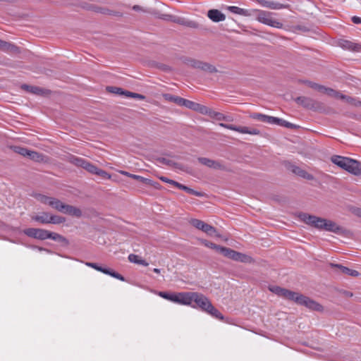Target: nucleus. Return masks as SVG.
Masks as SVG:
<instances>
[{
	"mask_svg": "<svg viewBox=\"0 0 361 361\" xmlns=\"http://www.w3.org/2000/svg\"><path fill=\"white\" fill-rule=\"evenodd\" d=\"M85 265L89 267L93 268L97 271L102 272L105 274L109 275V276H111L116 279H118L121 281H126L125 278L122 275L116 272L113 269H108L106 267H102L99 266V264H97L96 263H93V262H85Z\"/></svg>",
	"mask_w": 361,
	"mask_h": 361,
	"instance_id": "1a4fd4ad",
	"label": "nucleus"
},
{
	"mask_svg": "<svg viewBox=\"0 0 361 361\" xmlns=\"http://www.w3.org/2000/svg\"><path fill=\"white\" fill-rule=\"evenodd\" d=\"M283 127H286V128H290V129H295L298 128V126L295 124L291 123L287 121H285Z\"/></svg>",
	"mask_w": 361,
	"mask_h": 361,
	"instance_id": "6e6d98bb",
	"label": "nucleus"
},
{
	"mask_svg": "<svg viewBox=\"0 0 361 361\" xmlns=\"http://www.w3.org/2000/svg\"><path fill=\"white\" fill-rule=\"evenodd\" d=\"M233 121V118L231 116L229 115H224L223 121L226 122H232Z\"/></svg>",
	"mask_w": 361,
	"mask_h": 361,
	"instance_id": "4d7b16f0",
	"label": "nucleus"
},
{
	"mask_svg": "<svg viewBox=\"0 0 361 361\" xmlns=\"http://www.w3.org/2000/svg\"><path fill=\"white\" fill-rule=\"evenodd\" d=\"M262 6L274 10L288 8L287 4H280L278 1H259Z\"/></svg>",
	"mask_w": 361,
	"mask_h": 361,
	"instance_id": "6ab92c4d",
	"label": "nucleus"
},
{
	"mask_svg": "<svg viewBox=\"0 0 361 361\" xmlns=\"http://www.w3.org/2000/svg\"><path fill=\"white\" fill-rule=\"evenodd\" d=\"M23 88L37 95H41L44 93V90L36 86H30L27 85H23Z\"/></svg>",
	"mask_w": 361,
	"mask_h": 361,
	"instance_id": "f704fd0d",
	"label": "nucleus"
},
{
	"mask_svg": "<svg viewBox=\"0 0 361 361\" xmlns=\"http://www.w3.org/2000/svg\"><path fill=\"white\" fill-rule=\"evenodd\" d=\"M285 121H286V120L273 116L271 124L277 125V126L283 127Z\"/></svg>",
	"mask_w": 361,
	"mask_h": 361,
	"instance_id": "09e8293b",
	"label": "nucleus"
},
{
	"mask_svg": "<svg viewBox=\"0 0 361 361\" xmlns=\"http://www.w3.org/2000/svg\"><path fill=\"white\" fill-rule=\"evenodd\" d=\"M27 157L36 162H42L44 160V156L42 154L32 150H30Z\"/></svg>",
	"mask_w": 361,
	"mask_h": 361,
	"instance_id": "c756f323",
	"label": "nucleus"
},
{
	"mask_svg": "<svg viewBox=\"0 0 361 361\" xmlns=\"http://www.w3.org/2000/svg\"><path fill=\"white\" fill-rule=\"evenodd\" d=\"M252 117L253 118L259 120L262 122L271 124L273 116L257 113V114H253L252 116Z\"/></svg>",
	"mask_w": 361,
	"mask_h": 361,
	"instance_id": "473e14b6",
	"label": "nucleus"
},
{
	"mask_svg": "<svg viewBox=\"0 0 361 361\" xmlns=\"http://www.w3.org/2000/svg\"><path fill=\"white\" fill-rule=\"evenodd\" d=\"M49 238L52 239L56 241L63 243L65 244L68 243V240L66 238H64L63 236H62L61 235L47 231V239H49Z\"/></svg>",
	"mask_w": 361,
	"mask_h": 361,
	"instance_id": "cd10ccee",
	"label": "nucleus"
},
{
	"mask_svg": "<svg viewBox=\"0 0 361 361\" xmlns=\"http://www.w3.org/2000/svg\"><path fill=\"white\" fill-rule=\"evenodd\" d=\"M208 18L214 23L225 20L226 16L218 9H210L207 12Z\"/></svg>",
	"mask_w": 361,
	"mask_h": 361,
	"instance_id": "f3484780",
	"label": "nucleus"
},
{
	"mask_svg": "<svg viewBox=\"0 0 361 361\" xmlns=\"http://www.w3.org/2000/svg\"><path fill=\"white\" fill-rule=\"evenodd\" d=\"M224 116V114L212 110L209 117L212 118H214L216 121H223Z\"/></svg>",
	"mask_w": 361,
	"mask_h": 361,
	"instance_id": "de8ad7c7",
	"label": "nucleus"
},
{
	"mask_svg": "<svg viewBox=\"0 0 361 361\" xmlns=\"http://www.w3.org/2000/svg\"><path fill=\"white\" fill-rule=\"evenodd\" d=\"M0 49L10 54H16L20 52L19 48L16 45L1 39H0Z\"/></svg>",
	"mask_w": 361,
	"mask_h": 361,
	"instance_id": "dca6fc26",
	"label": "nucleus"
},
{
	"mask_svg": "<svg viewBox=\"0 0 361 361\" xmlns=\"http://www.w3.org/2000/svg\"><path fill=\"white\" fill-rule=\"evenodd\" d=\"M126 97L139 99V100H144L145 99V97L144 95L138 94V93H135V92H132L130 91H126Z\"/></svg>",
	"mask_w": 361,
	"mask_h": 361,
	"instance_id": "c03bdc74",
	"label": "nucleus"
},
{
	"mask_svg": "<svg viewBox=\"0 0 361 361\" xmlns=\"http://www.w3.org/2000/svg\"><path fill=\"white\" fill-rule=\"evenodd\" d=\"M211 304L212 302L209 301V298L203 294L192 292L190 305L192 307H198L206 312Z\"/></svg>",
	"mask_w": 361,
	"mask_h": 361,
	"instance_id": "39448f33",
	"label": "nucleus"
},
{
	"mask_svg": "<svg viewBox=\"0 0 361 361\" xmlns=\"http://www.w3.org/2000/svg\"><path fill=\"white\" fill-rule=\"evenodd\" d=\"M133 8L135 11H140V10H141V8H140V7L139 6H134Z\"/></svg>",
	"mask_w": 361,
	"mask_h": 361,
	"instance_id": "0e129e2a",
	"label": "nucleus"
},
{
	"mask_svg": "<svg viewBox=\"0 0 361 361\" xmlns=\"http://www.w3.org/2000/svg\"><path fill=\"white\" fill-rule=\"evenodd\" d=\"M159 295L164 299H166V300L172 302V299L173 298L174 293H169L167 292H159Z\"/></svg>",
	"mask_w": 361,
	"mask_h": 361,
	"instance_id": "3c124183",
	"label": "nucleus"
},
{
	"mask_svg": "<svg viewBox=\"0 0 361 361\" xmlns=\"http://www.w3.org/2000/svg\"><path fill=\"white\" fill-rule=\"evenodd\" d=\"M23 233L28 237L44 240L47 239V230L42 228H29L23 231Z\"/></svg>",
	"mask_w": 361,
	"mask_h": 361,
	"instance_id": "f8f14e48",
	"label": "nucleus"
},
{
	"mask_svg": "<svg viewBox=\"0 0 361 361\" xmlns=\"http://www.w3.org/2000/svg\"><path fill=\"white\" fill-rule=\"evenodd\" d=\"M183 63L188 66L197 69H200L211 73L217 72V69L213 65L199 60H196L195 59L185 58L183 60Z\"/></svg>",
	"mask_w": 361,
	"mask_h": 361,
	"instance_id": "423d86ee",
	"label": "nucleus"
},
{
	"mask_svg": "<svg viewBox=\"0 0 361 361\" xmlns=\"http://www.w3.org/2000/svg\"><path fill=\"white\" fill-rule=\"evenodd\" d=\"M352 21L355 24L361 23V18L357 16H353L352 18Z\"/></svg>",
	"mask_w": 361,
	"mask_h": 361,
	"instance_id": "13d9d810",
	"label": "nucleus"
},
{
	"mask_svg": "<svg viewBox=\"0 0 361 361\" xmlns=\"http://www.w3.org/2000/svg\"><path fill=\"white\" fill-rule=\"evenodd\" d=\"M160 180L164 183H169L171 185H174L175 187H176V184L178 183V182H176L173 180H171V179H169L166 177H164V176H161L160 177Z\"/></svg>",
	"mask_w": 361,
	"mask_h": 361,
	"instance_id": "864d4df0",
	"label": "nucleus"
},
{
	"mask_svg": "<svg viewBox=\"0 0 361 361\" xmlns=\"http://www.w3.org/2000/svg\"><path fill=\"white\" fill-rule=\"evenodd\" d=\"M123 173V174H126V175H127V176H130V177H132L133 178L136 179V180H139V179H140V180H142L143 182H145V183H148V182H149V181H150V180H149V179L141 177V176H137V175L129 174L128 172H124V173Z\"/></svg>",
	"mask_w": 361,
	"mask_h": 361,
	"instance_id": "603ef678",
	"label": "nucleus"
},
{
	"mask_svg": "<svg viewBox=\"0 0 361 361\" xmlns=\"http://www.w3.org/2000/svg\"><path fill=\"white\" fill-rule=\"evenodd\" d=\"M196 111L210 116L212 109L207 107L206 106L198 104Z\"/></svg>",
	"mask_w": 361,
	"mask_h": 361,
	"instance_id": "ea45409f",
	"label": "nucleus"
},
{
	"mask_svg": "<svg viewBox=\"0 0 361 361\" xmlns=\"http://www.w3.org/2000/svg\"><path fill=\"white\" fill-rule=\"evenodd\" d=\"M300 219L314 228L319 230L333 232L334 233H341L343 232V228L337 225L335 222L331 220L318 217L314 215H310L306 213H300L299 214Z\"/></svg>",
	"mask_w": 361,
	"mask_h": 361,
	"instance_id": "f257e3e1",
	"label": "nucleus"
},
{
	"mask_svg": "<svg viewBox=\"0 0 361 361\" xmlns=\"http://www.w3.org/2000/svg\"><path fill=\"white\" fill-rule=\"evenodd\" d=\"M67 161L69 163H71L78 167L82 168L86 159L71 154L67 157Z\"/></svg>",
	"mask_w": 361,
	"mask_h": 361,
	"instance_id": "393cba45",
	"label": "nucleus"
},
{
	"mask_svg": "<svg viewBox=\"0 0 361 361\" xmlns=\"http://www.w3.org/2000/svg\"><path fill=\"white\" fill-rule=\"evenodd\" d=\"M198 161L202 164L207 166L212 169H217L221 168V164L219 162L216 161L212 159H208V158L200 157V158H198Z\"/></svg>",
	"mask_w": 361,
	"mask_h": 361,
	"instance_id": "aec40b11",
	"label": "nucleus"
},
{
	"mask_svg": "<svg viewBox=\"0 0 361 361\" xmlns=\"http://www.w3.org/2000/svg\"><path fill=\"white\" fill-rule=\"evenodd\" d=\"M153 271H154V273L159 274V273H160V269H157V268H154V269H153Z\"/></svg>",
	"mask_w": 361,
	"mask_h": 361,
	"instance_id": "69168bd1",
	"label": "nucleus"
},
{
	"mask_svg": "<svg viewBox=\"0 0 361 361\" xmlns=\"http://www.w3.org/2000/svg\"><path fill=\"white\" fill-rule=\"evenodd\" d=\"M252 11H254V16H256V19L259 22L274 27L280 28L282 27L281 23L271 17V13L258 9H252Z\"/></svg>",
	"mask_w": 361,
	"mask_h": 361,
	"instance_id": "20e7f679",
	"label": "nucleus"
},
{
	"mask_svg": "<svg viewBox=\"0 0 361 361\" xmlns=\"http://www.w3.org/2000/svg\"><path fill=\"white\" fill-rule=\"evenodd\" d=\"M183 23V25L184 26H186V27H190V28H194V29H199L200 28V25L194 21V20H187V22H185V23Z\"/></svg>",
	"mask_w": 361,
	"mask_h": 361,
	"instance_id": "49530a36",
	"label": "nucleus"
},
{
	"mask_svg": "<svg viewBox=\"0 0 361 361\" xmlns=\"http://www.w3.org/2000/svg\"><path fill=\"white\" fill-rule=\"evenodd\" d=\"M315 86L318 87V91L324 92L330 97H332L333 94H335V90L334 89L326 87L319 85H315Z\"/></svg>",
	"mask_w": 361,
	"mask_h": 361,
	"instance_id": "a19ab883",
	"label": "nucleus"
},
{
	"mask_svg": "<svg viewBox=\"0 0 361 361\" xmlns=\"http://www.w3.org/2000/svg\"><path fill=\"white\" fill-rule=\"evenodd\" d=\"M163 97L166 101L173 102L180 106H183L185 100L184 98L175 96L171 94H164Z\"/></svg>",
	"mask_w": 361,
	"mask_h": 361,
	"instance_id": "bb28decb",
	"label": "nucleus"
},
{
	"mask_svg": "<svg viewBox=\"0 0 361 361\" xmlns=\"http://www.w3.org/2000/svg\"><path fill=\"white\" fill-rule=\"evenodd\" d=\"M345 171L355 176L361 175V162L350 158Z\"/></svg>",
	"mask_w": 361,
	"mask_h": 361,
	"instance_id": "2eb2a0df",
	"label": "nucleus"
},
{
	"mask_svg": "<svg viewBox=\"0 0 361 361\" xmlns=\"http://www.w3.org/2000/svg\"><path fill=\"white\" fill-rule=\"evenodd\" d=\"M190 223L195 228L204 232L209 235H213L216 233V230L214 226L204 222L202 220L197 219H192L190 221Z\"/></svg>",
	"mask_w": 361,
	"mask_h": 361,
	"instance_id": "6e6552de",
	"label": "nucleus"
},
{
	"mask_svg": "<svg viewBox=\"0 0 361 361\" xmlns=\"http://www.w3.org/2000/svg\"><path fill=\"white\" fill-rule=\"evenodd\" d=\"M296 102L306 108L312 109L314 107V102L309 97H298L295 99Z\"/></svg>",
	"mask_w": 361,
	"mask_h": 361,
	"instance_id": "a878e982",
	"label": "nucleus"
},
{
	"mask_svg": "<svg viewBox=\"0 0 361 361\" xmlns=\"http://www.w3.org/2000/svg\"><path fill=\"white\" fill-rule=\"evenodd\" d=\"M209 309L207 310V313L209 314L212 317L219 319H223L224 317L222 314L216 309L215 308L212 304H211L210 306H209Z\"/></svg>",
	"mask_w": 361,
	"mask_h": 361,
	"instance_id": "72a5a7b5",
	"label": "nucleus"
},
{
	"mask_svg": "<svg viewBox=\"0 0 361 361\" xmlns=\"http://www.w3.org/2000/svg\"><path fill=\"white\" fill-rule=\"evenodd\" d=\"M80 6L84 9L92 11L96 13L112 15V16H121V13H119V12H116V11H111L106 8L97 6L93 4H89L87 1H81V4Z\"/></svg>",
	"mask_w": 361,
	"mask_h": 361,
	"instance_id": "9d476101",
	"label": "nucleus"
},
{
	"mask_svg": "<svg viewBox=\"0 0 361 361\" xmlns=\"http://www.w3.org/2000/svg\"><path fill=\"white\" fill-rule=\"evenodd\" d=\"M107 90L110 92L115 93V94H120V95H124V96H126V92L127 91V90H123L122 88L117 87H108Z\"/></svg>",
	"mask_w": 361,
	"mask_h": 361,
	"instance_id": "a18cd8bd",
	"label": "nucleus"
},
{
	"mask_svg": "<svg viewBox=\"0 0 361 361\" xmlns=\"http://www.w3.org/2000/svg\"><path fill=\"white\" fill-rule=\"evenodd\" d=\"M128 259L132 263L142 265L144 267H147L149 265L148 262H147L145 259H141L138 255L135 254H130L128 255Z\"/></svg>",
	"mask_w": 361,
	"mask_h": 361,
	"instance_id": "c85d7f7f",
	"label": "nucleus"
},
{
	"mask_svg": "<svg viewBox=\"0 0 361 361\" xmlns=\"http://www.w3.org/2000/svg\"><path fill=\"white\" fill-rule=\"evenodd\" d=\"M198 103L185 99L182 106H185L189 109L196 111Z\"/></svg>",
	"mask_w": 361,
	"mask_h": 361,
	"instance_id": "79ce46f5",
	"label": "nucleus"
},
{
	"mask_svg": "<svg viewBox=\"0 0 361 361\" xmlns=\"http://www.w3.org/2000/svg\"><path fill=\"white\" fill-rule=\"evenodd\" d=\"M82 169L87 170L88 172L92 173V174H95V173H97V167L95 166L94 165L92 164L90 162H89L88 161H85V164L82 167Z\"/></svg>",
	"mask_w": 361,
	"mask_h": 361,
	"instance_id": "37998d69",
	"label": "nucleus"
},
{
	"mask_svg": "<svg viewBox=\"0 0 361 361\" xmlns=\"http://www.w3.org/2000/svg\"><path fill=\"white\" fill-rule=\"evenodd\" d=\"M192 292L174 293L172 302L184 305H191Z\"/></svg>",
	"mask_w": 361,
	"mask_h": 361,
	"instance_id": "ddd939ff",
	"label": "nucleus"
},
{
	"mask_svg": "<svg viewBox=\"0 0 361 361\" xmlns=\"http://www.w3.org/2000/svg\"><path fill=\"white\" fill-rule=\"evenodd\" d=\"M12 149L16 153L27 157L30 152V149L20 146H13L12 147Z\"/></svg>",
	"mask_w": 361,
	"mask_h": 361,
	"instance_id": "4c0bfd02",
	"label": "nucleus"
},
{
	"mask_svg": "<svg viewBox=\"0 0 361 361\" xmlns=\"http://www.w3.org/2000/svg\"><path fill=\"white\" fill-rule=\"evenodd\" d=\"M37 198L42 203L47 204L61 213L76 217H80L82 216V212L80 209L72 205L64 204L59 199L43 195H38Z\"/></svg>",
	"mask_w": 361,
	"mask_h": 361,
	"instance_id": "f03ea898",
	"label": "nucleus"
},
{
	"mask_svg": "<svg viewBox=\"0 0 361 361\" xmlns=\"http://www.w3.org/2000/svg\"><path fill=\"white\" fill-rule=\"evenodd\" d=\"M224 251L225 252L224 256L233 260L244 263H250L252 262V258L250 256L238 252L231 248L226 247V250H224Z\"/></svg>",
	"mask_w": 361,
	"mask_h": 361,
	"instance_id": "0eeeda50",
	"label": "nucleus"
},
{
	"mask_svg": "<svg viewBox=\"0 0 361 361\" xmlns=\"http://www.w3.org/2000/svg\"><path fill=\"white\" fill-rule=\"evenodd\" d=\"M204 245L207 247H209L211 249H214V250H216V251L219 252L221 254H222L223 255H224V250H226V247H222L221 245H218L215 243H213L212 242H209V241H207V240H204L203 242Z\"/></svg>",
	"mask_w": 361,
	"mask_h": 361,
	"instance_id": "2f4dec72",
	"label": "nucleus"
},
{
	"mask_svg": "<svg viewBox=\"0 0 361 361\" xmlns=\"http://www.w3.org/2000/svg\"><path fill=\"white\" fill-rule=\"evenodd\" d=\"M95 174L102 176L104 179H109L111 178V176L107 172L99 168H97Z\"/></svg>",
	"mask_w": 361,
	"mask_h": 361,
	"instance_id": "8fccbe9b",
	"label": "nucleus"
},
{
	"mask_svg": "<svg viewBox=\"0 0 361 361\" xmlns=\"http://www.w3.org/2000/svg\"><path fill=\"white\" fill-rule=\"evenodd\" d=\"M221 127L237 131L243 134H250V135H259L260 131L257 128H250L245 126H236L230 124H226L224 123H220L219 124Z\"/></svg>",
	"mask_w": 361,
	"mask_h": 361,
	"instance_id": "9b49d317",
	"label": "nucleus"
},
{
	"mask_svg": "<svg viewBox=\"0 0 361 361\" xmlns=\"http://www.w3.org/2000/svg\"><path fill=\"white\" fill-rule=\"evenodd\" d=\"M332 97L340 98V99H347L348 101L350 99L347 96H345V95H344V94H341V92H339L338 91H336V90H335V94H333Z\"/></svg>",
	"mask_w": 361,
	"mask_h": 361,
	"instance_id": "5fc2aeb1",
	"label": "nucleus"
},
{
	"mask_svg": "<svg viewBox=\"0 0 361 361\" xmlns=\"http://www.w3.org/2000/svg\"><path fill=\"white\" fill-rule=\"evenodd\" d=\"M33 248L37 249L39 251H45L47 253H51V250H49L48 249H46V248H43V247H37V246L33 247Z\"/></svg>",
	"mask_w": 361,
	"mask_h": 361,
	"instance_id": "bf43d9fd",
	"label": "nucleus"
},
{
	"mask_svg": "<svg viewBox=\"0 0 361 361\" xmlns=\"http://www.w3.org/2000/svg\"><path fill=\"white\" fill-rule=\"evenodd\" d=\"M157 163L166 166H176L178 164L175 163L173 160L164 158V157H159L157 159Z\"/></svg>",
	"mask_w": 361,
	"mask_h": 361,
	"instance_id": "58836bf2",
	"label": "nucleus"
},
{
	"mask_svg": "<svg viewBox=\"0 0 361 361\" xmlns=\"http://www.w3.org/2000/svg\"><path fill=\"white\" fill-rule=\"evenodd\" d=\"M350 160L348 157H344L341 156H334L331 158V161L334 164L338 166L339 167L345 170L347 164Z\"/></svg>",
	"mask_w": 361,
	"mask_h": 361,
	"instance_id": "4be33fe9",
	"label": "nucleus"
},
{
	"mask_svg": "<svg viewBox=\"0 0 361 361\" xmlns=\"http://www.w3.org/2000/svg\"><path fill=\"white\" fill-rule=\"evenodd\" d=\"M176 188H178V189L180 190H182L183 191H185V192L188 193V194H190V195H195L197 197H201L202 196V193L200 192H197L186 185H184L180 183H178V184H176Z\"/></svg>",
	"mask_w": 361,
	"mask_h": 361,
	"instance_id": "7c9ffc66",
	"label": "nucleus"
},
{
	"mask_svg": "<svg viewBox=\"0 0 361 361\" xmlns=\"http://www.w3.org/2000/svg\"><path fill=\"white\" fill-rule=\"evenodd\" d=\"M293 295L294 296L292 297L290 300L296 304L305 306L314 311L322 312L323 310V307L319 303L309 297L296 292H294Z\"/></svg>",
	"mask_w": 361,
	"mask_h": 361,
	"instance_id": "7ed1b4c3",
	"label": "nucleus"
},
{
	"mask_svg": "<svg viewBox=\"0 0 361 361\" xmlns=\"http://www.w3.org/2000/svg\"><path fill=\"white\" fill-rule=\"evenodd\" d=\"M341 46L344 49L353 51H356L358 49V44H355L348 40H344L342 42H341Z\"/></svg>",
	"mask_w": 361,
	"mask_h": 361,
	"instance_id": "c9c22d12",
	"label": "nucleus"
},
{
	"mask_svg": "<svg viewBox=\"0 0 361 361\" xmlns=\"http://www.w3.org/2000/svg\"><path fill=\"white\" fill-rule=\"evenodd\" d=\"M187 20H185V19H178L177 23H179L180 25H183V23L187 22Z\"/></svg>",
	"mask_w": 361,
	"mask_h": 361,
	"instance_id": "052dcab7",
	"label": "nucleus"
},
{
	"mask_svg": "<svg viewBox=\"0 0 361 361\" xmlns=\"http://www.w3.org/2000/svg\"><path fill=\"white\" fill-rule=\"evenodd\" d=\"M291 170L295 174L307 180H312L314 178L312 174L307 173L305 170H303L299 166H293Z\"/></svg>",
	"mask_w": 361,
	"mask_h": 361,
	"instance_id": "5701e85b",
	"label": "nucleus"
},
{
	"mask_svg": "<svg viewBox=\"0 0 361 361\" xmlns=\"http://www.w3.org/2000/svg\"><path fill=\"white\" fill-rule=\"evenodd\" d=\"M49 224H61L66 221V219L61 216L53 215L50 214V217H49Z\"/></svg>",
	"mask_w": 361,
	"mask_h": 361,
	"instance_id": "e433bc0d",
	"label": "nucleus"
},
{
	"mask_svg": "<svg viewBox=\"0 0 361 361\" xmlns=\"http://www.w3.org/2000/svg\"><path fill=\"white\" fill-rule=\"evenodd\" d=\"M269 289L270 291L275 293L276 295L289 300H290L292 297L294 296V291L283 288H281L277 286H270Z\"/></svg>",
	"mask_w": 361,
	"mask_h": 361,
	"instance_id": "4468645a",
	"label": "nucleus"
},
{
	"mask_svg": "<svg viewBox=\"0 0 361 361\" xmlns=\"http://www.w3.org/2000/svg\"><path fill=\"white\" fill-rule=\"evenodd\" d=\"M357 216L361 217V209H357L355 212Z\"/></svg>",
	"mask_w": 361,
	"mask_h": 361,
	"instance_id": "e2e57ef3",
	"label": "nucleus"
},
{
	"mask_svg": "<svg viewBox=\"0 0 361 361\" xmlns=\"http://www.w3.org/2000/svg\"><path fill=\"white\" fill-rule=\"evenodd\" d=\"M227 9L235 14L243 16H254V11L252 9H245L239 8L238 6H228Z\"/></svg>",
	"mask_w": 361,
	"mask_h": 361,
	"instance_id": "a211bd4d",
	"label": "nucleus"
},
{
	"mask_svg": "<svg viewBox=\"0 0 361 361\" xmlns=\"http://www.w3.org/2000/svg\"><path fill=\"white\" fill-rule=\"evenodd\" d=\"M331 266L339 269L340 271L344 274L351 276H360V273L357 271L349 269L348 267H344L341 264H331Z\"/></svg>",
	"mask_w": 361,
	"mask_h": 361,
	"instance_id": "b1692460",
	"label": "nucleus"
},
{
	"mask_svg": "<svg viewBox=\"0 0 361 361\" xmlns=\"http://www.w3.org/2000/svg\"><path fill=\"white\" fill-rule=\"evenodd\" d=\"M49 217H50V214L43 212L32 216L31 219L32 220L39 222L42 224H49Z\"/></svg>",
	"mask_w": 361,
	"mask_h": 361,
	"instance_id": "412c9836",
	"label": "nucleus"
},
{
	"mask_svg": "<svg viewBox=\"0 0 361 361\" xmlns=\"http://www.w3.org/2000/svg\"><path fill=\"white\" fill-rule=\"evenodd\" d=\"M309 85L310 87L318 90V87L315 86V85H317L316 83L309 82Z\"/></svg>",
	"mask_w": 361,
	"mask_h": 361,
	"instance_id": "680f3d73",
	"label": "nucleus"
}]
</instances>
